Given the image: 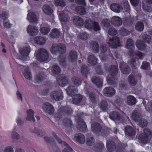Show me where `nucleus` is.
<instances>
[{
	"mask_svg": "<svg viewBox=\"0 0 152 152\" xmlns=\"http://www.w3.org/2000/svg\"><path fill=\"white\" fill-rule=\"evenodd\" d=\"M131 118L136 122H139V125L141 127H144L147 126V121L145 120H142L140 121V115L137 112L133 113L131 116Z\"/></svg>",
	"mask_w": 152,
	"mask_h": 152,
	"instance_id": "obj_5",
	"label": "nucleus"
},
{
	"mask_svg": "<svg viewBox=\"0 0 152 152\" xmlns=\"http://www.w3.org/2000/svg\"><path fill=\"white\" fill-rule=\"evenodd\" d=\"M66 92L69 95H72L76 91V88L74 87L70 86L68 87L66 90Z\"/></svg>",
	"mask_w": 152,
	"mask_h": 152,
	"instance_id": "obj_42",
	"label": "nucleus"
},
{
	"mask_svg": "<svg viewBox=\"0 0 152 152\" xmlns=\"http://www.w3.org/2000/svg\"><path fill=\"white\" fill-rule=\"evenodd\" d=\"M115 92V90L113 88L108 87L104 89L103 94L105 96L110 97L114 95Z\"/></svg>",
	"mask_w": 152,
	"mask_h": 152,
	"instance_id": "obj_12",
	"label": "nucleus"
},
{
	"mask_svg": "<svg viewBox=\"0 0 152 152\" xmlns=\"http://www.w3.org/2000/svg\"><path fill=\"white\" fill-rule=\"evenodd\" d=\"M72 19L74 23L79 26L83 25V20L82 18L77 16H74L72 17Z\"/></svg>",
	"mask_w": 152,
	"mask_h": 152,
	"instance_id": "obj_25",
	"label": "nucleus"
},
{
	"mask_svg": "<svg viewBox=\"0 0 152 152\" xmlns=\"http://www.w3.org/2000/svg\"><path fill=\"white\" fill-rule=\"evenodd\" d=\"M119 33L123 36H126L129 34V32L124 28H121L119 31Z\"/></svg>",
	"mask_w": 152,
	"mask_h": 152,
	"instance_id": "obj_55",
	"label": "nucleus"
},
{
	"mask_svg": "<svg viewBox=\"0 0 152 152\" xmlns=\"http://www.w3.org/2000/svg\"><path fill=\"white\" fill-rule=\"evenodd\" d=\"M60 31L56 28H54L52 30L49 34L50 37L53 38H56L60 35Z\"/></svg>",
	"mask_w": 152,
	"mask_h": 152,
	"instance_id": "obj_26",
	"label": "nucleus"
},
{
	"mask_svg": "<svg viewBox=\"0 0 152 152\" xmlns=\"http://www.w3.org/2000/svg\"><path fill=\"white\" fill-rule=\"evenodd\" d=\"M117 66L113 65L109 67L108 69V72L109 75L107 78V82L109 84H112L114 83L113 80H115L114 77L117 73Z\"/></svg>",
	"mask_w": 152,
	"mask_h": 152,
	"instance_id": "obj_4",
	"label": "nucleus"
},
{
	"mask_svg": "<svg viewBox=\"0 0 152 152\" xmlns=\"http://www.w3.org/2000/svg\"><path fill=\"white\" fill-rule=\"evenodd\" d=\"M35 56L36 59L41 62L45 61L48 58V54L47 50L43 48H40L35 52Z\"/></svg>",
	"mask_w": 152,
	"mask_h": 152,
	"instance_id": "obj_3",
	"label": "nucleus"
},
{
	"mask_svg": "<svg viewBox=\"0 0 152 152\" xmlns=\"http://www.w3.org/2000/svg\"><path fill=\"white\" fill-rule=\"evenodd\" d=\"M53 136L54 139L57 141L58 143L60 144L62 147L64 148L62 152H69V151H72V149L71 147L65 142L62 141L56 134L55 133L53 134Z\"/></svg>",
	"mask_w": 152,
	"mask_h": 152,
	"instance_id": "obj_6",
	"label": "nucleus"
},
{
	"mask_svg": "<svg viewBox=\"0 0 152 152\" xmlns=\"http://www.w3.org/2000/svg\"><path fill=\"white\" fill-rule=\"evenodd\" d=\"M34 42L37 44L43 45L46 42L45 38L42 37L37 36L34 39Z\"/></svg>",
	"mask_w": 152,
	"mask_h": 152,
	"instance_id": "obj_23",
	"label": "nucleus"
},
{
	"mask_svg": "<svg viewBox=\"0 0 152 152\" xmlns=\"http://www.w3.org/2000/svg\"><path fill=\"white\" fill-rule=\"evenodd\" d=\"M136 45L138 49L142 50L145 49L146 46L144 42L141 40H137L136 42Z\"/></svg>",
	"mask_w": 152,
	"mask_h": 152,
	"instance_id": "obj_31",
	"label": "nucleus"
},
{
	"mask_svg": "<svg viewBox=\"0 0 152 152\" xmlns=\"http://www.w3.org/2000/svg\"><path fill=\"white\" fill-rule=\"evenodd\" d=\"M77 53L74 51H71L69 53L68 59L71 62H73L77 61Z\"/></svg>",
	"mask_w": 152,
	"mask_h": 152,
	"instance_id": "obj_16",
	"label": "nucleus"
},
{
	"mask_svg": "<svg viewBox=\"0 0 152 152\" xmlns=\"http://www.w3.org/2000/svg\"><path fill=\"white\" fill-rule=\"evenodd\" d=\"M30 52V48L29 47H27L22 48L20 50V52L21 55L23 56H27Z\"/></svg>",
	"mask_w": 152,
	"mask_h": 152,
	"instance_id": "obj_35",
	"label": "nucleus"
},
{
	"mask_svg": "<svg viewBox=\"0 0 152 152\" xmlns=\"http://www.w3.org/2000/svg\"><path fill=\"white\" fill-rule=\"evenodd\" d=\"M144 28L143 23L141 22H137L136 24L135 27V29L138 31H142Z\"/></svg>",
	"mask_w": 152,
	"mask_h": 152,
	"instance_id": "obj_40",
	"label": "nucleus"
},
{
	"mask_svg": "<svg viewBox=\"0 0 152 152\" xmlns=\"http://www.w3.org/2000/svg\"><path fill=\"white\" fill-rule=\"evenodd\" d=\"M92 81L98 88L102 87L103 84V80L96 77H94L92 78Z\"/></svg>",
	"mask_w": 152,
	"mask_h": 152,
	"instance_id": "obj_20",
	"label": "nucleus"
},
{
	"mask_svg": "<svg viewBox=\"0 0 152 152\" xmlns=\"http://www.w3.org/2000/svg\"><path fill=\"white\" fill-rule=\"evenodd\" d=\"M76 2L78 4L83 6H86V3L84 0H75Z\"/></svg>",
	"mask_w": 152,
	"mask_h": 152,
	"instance_id": "obj_60",
	"label": "nucleus"
},
{
	"mask_svg": "<svg viewBox=\"0 0 152 152\" xmlns=\"http://www.w3.org/2000/svg\"><path fill=\"white\" fill-rule=\"evenodd\" d=\"M120 67L122 72L124 74H127L130 72V69L126 64L123 62L120 63Z\"/></svg>",
	"mask_w": 152,
	"mask_h": 152,
	"instance_id": "obj_18",
	"label": "nucleus"
},
{
	"mask_svg": "<svg viewBox=\"0 0 152 152\" xmlns=\"http://www.w3.org/2000/svg\"><path fill=\"white\" fill-rule=\"evenodd\" d=\"M42 107L44 110L49 114H52L54 112V109L53 106L48 103H45Z\"/></svg>",
	"mask_w": 152,
	"mask_h": 152,
	"instance_id": "obj_11",
	"label": "nucleus"
},
{
	"mask_svg": "<svg viewBox=\"0 0 152 152\" xmlns=\"http://www.w3.org/2000/svg\"><path fill=\"white\" fill-rule=\"evenodd\" d=\"M27 19L30 22H36L37 21L38 18L34 13L30 12L28 14Z\"/></svg>",
	"mask_w": 152,
	"mask_h": 152,
	"instance_id": "obj_19",
	"label": "nucleus"
},
{
	"mask_svg": "<svg viewBox=\"0 0 152 152\" xmlns=\"http://www.w3.org/2000/svg\"><path fill=\"white\" fill-rule=\"evenodd\" d=\"M126 134L129 136H134L135 134V129L129 126H127L125 127Z\"/></svg>",
	"mask_w": 152,
	"mask_h": 152,
	"instance_id": "obj_21",
	"label": "nucleus"
},
{
	"mask_svg": "<svg viewBox=\"0 0 152 152\" xmlns=\"http://www.w3.org/2000/svg\"><path fill=\"white\" fill-rule=\"evenodd\" d=\"M57 81L59 85L62 86H65L68 82V80L66 77L61 79V80H58V78H57Z\"/></svg>",
	"mask_w": 152,
	"mask_h": 152,
	"instance_id": "obj_43",
	"label": "nucleus"
},
{
	"mask_svg": "<svg viewBox=\"0 0 152 152\" xmlns=\"http://www.w3.org/2000/svg\"><path fill=\"white\" fill-rule=\"evenodd\" d=\"M107 103L105 101H102L101 102V107L103 110H105L107 107Z\"/></svg>",
	"mask_w": 152,
	"mask_h": 152,
	"instance_id": "obj_58",
	"label": "nucleus"
},
{
	"mask_svg": "<svg viewBox=\"0 0 152 152\" xmlns=\"http://www.w3.org/2000/svg\"><path fill=\"white\" fill-rule=\"evenodd\" d=\"M3 152H14V150L11 147L8 146L4 149Z\"/></svg>",
	"mask_w": 152,
	"mask_h": 152,
	"instance_id": "obj_61",
	"label": "nucleus"
},
{
	"mask_svg": "<svg viewBox=\"0 0 152 152\" xmlns=\"http://www.w3.org/2000/svg\"><path fill=\"white\" fill-rule=\"evenodd\" d=\"M143 39L146 42H149L150 40V37L147 35H145L143 37Z\"/></svg>",
	"mask_w": 152,
	"mask_h": 152,
	"instance_id": "obj_63",
	"label": "nucleus"
},
{
	"mask_svg": "<svg viewBox=\"0 0 152 152\" xmlns=\"http://www.w3.org/2000/svg\"><path fill=\"white\" fill-rule=\"evenodd\" d=\"M91 24L93 26V28L95 31H97L100 29V27L99 26L97 23L92 22L90 20H87L86 21V23L85 25L86 28L88 29H90L92 28Z\"/></svg>",
	"mask_w": 152,
	"mask_h": 152,
	"instance_id": "obj_10",
	"label": "nucleus"
},
{
	"mask_svg": "<svg viewBox=\"0 0 152 152\" xmlns=\"http://www.w3.org/2000/svg\"><path fill=\"white\" fill-rule=\"evenodd\" d=\"M125 47L127 49H130L131 50L129 52V55L131 56H136L139 57L140 59H142L144 57V55L142 53L139 52L137 53L133 50L134 44L132 39H127Z\"/></svg>",
	"mask_w": 152,
	"mask_h": 152,
	"instance_id": "obj_1",
	"label": "nucleus"
},
{
	"mask_svg": "<svg viewBox=\"0 0 152 152\" xmlns=\"http://www.w3.org/2000/svg\"><path fill=\"white\" fill-rule=\"evenodd\" d=\"M42 10L43 12L47 15H51L52 14L53 11L48 5H44L42 7Z\"/></svg>",
	"mask_w": 152,
	"mask_h": 152,
	"instance_id": "obj_30",
	"label": "nucleus"
},
{
	"mask_svg": "<svg viewBox=\"0 0 152 152\" xmlns=\"http://www.w3.org/2000/svg\"><path fill=\"white\" fill-rule=\"evenodd\" d=\"M77 127L80 131H83L86 130V126L84 122L81 121H79L77 123Z\"/></svg>",
	"mask_w": 152,
	"mask_h": 152,
	"instance_id": "obj_24",
	"label": "nucleus"
},
{
	"mask_svg": "<svg viewBox=\"0 0 152 152\" xmlns=\"http://www.w3.org/2000/svg\"><path fill=\"white\" fill-rule=\"evenodd\" d=\"M50 51L52 54L56 55L62 53L66 51V46L63 43L54 44L50 48Z\"/></svg>",
	"mask_w": 152,
	"mask_h": 152,
	"instance_id": "obj_2",
	"label": "nucleus"
},
{
	"mask_svg": "<svg viewBox=\"0 0 152 152\" xmlns=\"http://www.w3.org/2000/svg\"><path fill=\"white\" fill-rule=\"evenodd\" d=\"M110 117L113 118L114 119L120 120L123 118V117L118 113L113 114H111Z\"/></svg>",
	"mask_w": 152,
	"mask_h": 152,
	"instance_id": "obj_50",
	"label": "nucleus"
},
{
	"mask_svg": "<svg viewBox=\"0 0 152 152\" xmlns=\"http://www.w3.org/2000/svg\"><path fill=\"white\" fill-rule=\"evenodd\" d=\"M152 4V0H146V1L142 2V8L144 10L148 11L149 9L148 4Z\"/></svg>",
	"mask_w": 152,
	"mask_h": 152,
	"instance_id": "obj_38",
	"label": "nucleus"
},
{
	"mask_svg": "<svg viewBox=\"0 0 152 152\" xmlns=\"http://www.w3.org/2000/svg\"><path fill=\"white\" fill-rule=\"evenodd\" d=\"M144 134L142 137L141 139L142 143L145 144L149 142L152 136V132L148 129H146L144 130Z\"/></svg>",
	"mask_w": 152,
	"mask_h": 152,
	"instance_id": "obj_7",
	"label": "nucleus"
},
{
	"mask_svg": "<svg viewBox=\"0 0 152 152\" xmlns=\"http://www.w3.org/2000/svg\"><path fill=\"white\" fill-rule=\"evenodd\" d=\"M44 78L43 75H38L36 77V79L38 82L42 81Z\"/></svg>",
	"mask_w": 152,
	"mask_h": 152,
	"instance_id": "obj_62",
	"label": "nucleus"
},
{
	"mask_svg": "<svg viewBox=\"0 0 152 152\" xmlns=\"http://www.w3.org/2000/svg\"><path fill=\"white\" fill-rule=\"evenodd\" d=\"M127 103L129 105H133L136 103V99L132 96H129L127 98Z\"/></svg>",
	"mask_w": 152,
	"mask_h": 152,
	"instance_id": "obj_29",
	"label": "nucleus"
},
{
	"mask_svg": "<svg viewBox=\"0 0 152 152\" xmlns=\"http://www.w3.org/2000/svg\"><path fill=\"white\" fill-rule=\"evenodd\" d=\"M40 31L42 34L46 35L49 32L50 29L48 27H42L40 29Z\"/></svg>",
	"mask_w": 152,
	"mask_h": 152,
	"instance_id": "obj_48",
	"label": "nucleus"
},
{
	"mask_svg": "<svg viewBox=\"0 0 152 152\" xmlns=\"http://www.w3.org/2000/svg\"><path fill=\"white\" fill-rule=\"evenodd\" d=\"M128 80L129 84L132 86H134L136 84V81L133 75H130L128 77Z\"/></svg>",
	"mask_w": 152,
	"mask_h": 152,
	"instance_id": "obj_36",
	"label": "nucleus"
},
{
	"mask_svg": "<svg viewBox=\"0 0 152 152\" xmlns=\"http://www.w3.org/2000/svg\"><path fill=\"white\" fill-rule=\"evenodd\" d=\"M92 50L94 53H97L99 51V45L96 42H94L91 44Z\"/></svg>",
	"mask_w": 152,
	"mask_h": 152,
	"instance_id": "obj_45",
	"label": "nucleus"
},
{
	"mask_svg": "<svg viewBox=\"0 0 152 152\" xmlns=\"http://www.w3.org/2000/svg\"><path fill=\"white\" fill-rule=\"evenodd\" d=\"M45 140L48 142H50L54 141V140L51 137H44Z\"/></svg>",
	"mask_w": 152,
	"mask_h": 152,
	"instance_id": "obj_64",
	"label": "nucleus"
},
{
	"mask_svg": "<svg viewBox=\"0 0 152 152\" xmlns=\"http://www.w3.org/2000/svg\"><path fill=\"white\" fill-rule=\"evenodd\" d=\"M23 75L25 78L28 80H31L32 75L29 68H26L24 69Z\"/></svg>",
	"mask_w": 152,
	"mask_h": 152,
	"instance_id": "obj_33",
	"label": "nucleus"
},
{
	"mask_svg": "<svg viewBox=\"0 0 152 152\" xmlns=\"http://www.w3.org/2000/svg\"><path fill=\"white\" fill-rule=\"evenodd\" d=\"M91 127L92 130L94 132H99L101 129V125L97 123L92 124Z\"/></svg>",
	"mask_w": 152,
	"mask_h": 152,
	"instance_id": "obj_32",
	"label": "nucleus"
},
{
	"mask_svg": "<svg viewBox=\"0 0 152 152\" xmlns=\"http://www.w3.org/2000/svg\"><path fill=\"white\" fill-rule=\"evenodd\" d=\"M34 111L31 109L27 110L26 111L27 117L26 120L28 121H32L34 122L35 121L34 117Z\"/></svg>",
	"mask_w": 152,
	"mask_h": 152,
	"instance_id": "obj_15",
	"label": "nucleus"
},
{
	"mask_svg": "<svg viewBox=\"0 0 152 152\" xmlns=\"http://www.w3.org/2000/svg\"><path fill=\"white\" fill-rule=\"evenodd\" d=\"M60 64L62 66L65 67L66 65V63L65 61V58L64 57H60L58 59Z\"/></svg>",
	"mask_w": 152,
	"mask_h": 152,
	"instance_id": "obj_53",
	"label": "nucleus"
},
{
	"mask_svg": "<svg viewBox=\"0 0 152 152\" xmlns=\"http://www.w3.org/2000/svg\"><path fill=\"white\" fill-rule=\"evenodd\" d=\"M107 43L113 48H116L120 45V40L117 37H114L112 38H110Z\"/></svg>",
	"mask_w": 152,
	"mask_h": 152,
	"instance_id": "obj_9",
	"label": "nucleus"
},
{
	"mask_svg": "<svg viewBox=\"0 0 152 152\" xmlns=\"http://www.w3.org/2000/svg\"><path fill=\"white\" fill-rule=\"evenodd\" d=\"M112 23L115 26H119L122 24L121 19L118 17H113L111 19Z\"/></svg>",
	"mask_w": 152,
	"mask_h": 152,
	"instance_id": "obj_22",
	"label": "nucleus"
},
{
	"mask_svg": "<svg viewBox=\"0 0 152 152\" xmlns=\"http://www.w3.org/2000/svg\"><path fill=\"white\" fill-rule=\"evenodd\" d=\"M11 136V139L14 141H17L21 139L20 135L17 132L15 131H13L12 132Z\"/></svg>",
	"mask_w": 152,
	"mask_h": 152,
	"instance_id": "obj_34",
	"label": "nucleus"
},
{
	"mask_svg": "<svg viewBox=\"0 0 152 152\" xmlns=\"http://www.w3.org/2000/svg\"><path fill=\"white\" fill-rule=\"evenodd\" d=\"M72 82L76 86H78L81 84V82L77 77H74L72 78Z\"/></svg>",
	"mask_w": 152,
	"mask_h": 152,
	"instance_id": "obj_52",
	"label": "nucleus"
},
{
	"mask_svg": "<svg viewBox=\"0 0 152 152\" xmlns=\"http://www.w3.org/2000/svg\"><path fill=\"white\" fill-rule=\"evenodd\" d=\"M51 98L56 101H59L63 98L62 92L61 90L52 91L50 94Z\"/></svg>",
	"mask_w": 152,
	"mask_h": 152,
	"instance_id": "obj_8",
	"label": "nucleus"
},
{
	"mask_svg": "<svg viewBox=\"0 0 152 152\" xmlns=\"http://www.w3.org/2000/svg\"><path fill=\"white\" fill-rule=\"evenodd\" d=\"M84 7L79 6L76 7L75 10L79 14L81 15H83L85 14V10Z\"/></svg>",
	"mask_w": 152,
	"mask_h": 152,
	"instance_id": "obj_39",
	"label": "nucleus"
},
{
	"mask_svg": "<svg viewBox=\"0 0 152 152\" xmlns=\"http://www.w3.org/2000/svg\"><path fill=\"white\" fill-rule=\"evenodd\" d=\"M54 3L55 5L57 6H61L64 7L65 6V2L61 0H54Z\"/></svg>",
	"mask_w": 152,
	"mask_h": 152,
	"instance_id": "obj_47",
	"label": "nucleus"
},
{
	"mask_svg": "<svg viewBox=\"0 0 152 152\" xmlns=\"http://www.w3.org/2000/svg\"><path fill=\"white\" fill-rule=\"evenodd\" d=\"M88 62L92 65L95 64L97 63V60L94 56L91 55L88 58Z\"/></svg>",
	"mask_w": 152,
	"mask_h": 152,
	"instance_id": "obj_37",
	"label": "nucleus"
},
{
	"mask_svg": "<svg viewBox=\"0 0 152 152\" xmlns=\"http://www.w3.org/2000/svg\"><path fill=\"white\" fill-rule=\"evenodd\" d=\"M145 109L151 114H152V102H149L145 106Z\"/></svg>",
	"mask_w": 152,
	"mask_h": 152,
	"instance_id": "obj_51",
	"label": "nucleus"
},
{
	"mask_svg": "<svg viewBox=\"0 0 152 152\" xmlns=\"http://www.w3.org/2000/svg\"><path fill=\"white\" fill-rule=\"evenodd\" d=\"M94 142V140L92 137L88 138L87 140V144L89 145H92Z\"/></svg>",
	"mask_w": 152,
	"mask_h": 152,
	"instance_id": "obj_57",
	"label": "nucleus"
},
{
	"mask_svg": "<svg viewBox=\"0 0 152 152\" xmlns=\"http://www.w3.org/2000/svg\"><path fill=\"white\" fill-rule=\"evenodd\" d=\"M82 99V96L80 94H77L73 96L72 101L75 104H77L80 103Z\"/></svg>",
	"mask_w": 152,
	"mask_h": 152,
	"instance_id": "obj_28",
	"label": "nucleus"
},
{
	"mask_svg": "<svg viewBox=\"0 0 152 152\" xmlns=\"http://www.w3.org/2000/svg\"><path fill=\"white\" fill-rule=\"evenodd\" d=\"M110 9L116 13H119L123 10V7L121 4H113L110 6Z\"/></svg>",
	"mask_w": 152,
	"mask_h": 152,
	"instance_id": "obj_14",
	"label": "nucleus"
},
{
	"mask_svg": "<svg viewBox=\"0 0 152 152\" xmlns=\"http://www.w3.org/2000/svg\"><path fill=\"white\" fill-rule=\"evenodd\" d=\"M75 139L81 143H84L85 141L84 136L81 134H76L75 136Z\"/></svg>",
	"mask_w": 152,
	"mask_h": 152,
	"instance_id": "obj_27",
	"label": "nucleus"
},
{
	"mask_svg": "<svg viewBox=\"0 0 152 152\" xmlns=\"http://www.w3.org/2000/svg\"><path fill=\"white\" fill-rule=\"evenodd\" d=\"M59 18L60 21L61 22H65L68 21V17L67 15L61 13L59 15Z\"/></svg>",
	"mask_w": 152,
	"mask_h": 152,
	"instance_id": "obj_44",
	"label": "nucleus"
},
{
	"mask_svg": "<svg viewBox=\"0 0 152 152\" xmlns=\"http://www.w3.org/2000/svg\"><path fill=\"white\" fill-rule=\"evenodd\" d=\"M30 131L31 132L35 133L40 137L43 136L45 134V132L44 130L38 129L36 128H35L33 129H31Z\"/></svg>",
	"mask_w": 152,
	"mask_h": 152,
	"instance_id": "obj_17",
	"label": "nucleus"
},
{
	"mask_svg": "<svg viewBox=\"0 0 152 152\" xmlns=\"http://www.w3.org/2000/svg\"><path fill=\"white\" fill-rule=\"evenodd\" d=\"M117 33V30L113 28H110L108 30V34L111 35H116Z\"/></svg>",
	"mask_w": 152,
	"mask_h": 152,
	"instance_id": "obj_54",
	"label": "nucleus"
},
{
	"mask_svg": "<svg viewBox=\"0 0 152 152\" xmlns=\"http://www.w3.org/2000/svg\"><path fill=\"white\" fill-rule=\"evenodd\" d=\"M53 73L54 74H58L60 72V69L58 66L57 65H54L51 68Z\"/></svg>",
	"mask_w": 152,
	"mask_h": 152,
	"instance_id": "obj_46",
	"label": "nucleus"
},
{
	"mask_svg": "<svg viewBox=\"0 0 152 152\" xmlns=\"http://www.w3.org/2000/svg\"><path fill=\"white\" fill-rule=\"evenodd\" d=\"M132 5L134 6H136L140 2L139 0H130Z\"/></svg>",
	"mask_w": 152,
	"mask_h": 152,
	"instance_id": "obj_59",
	"label": "nucleus"
},
{
	"mask_svg": "<svg viewBox=\"0 0 152 152\" xmlns=\"http://www.w3.org/2000/svg\"><path fill=\"white\" fill-rule=\"evenodd\" d=\"M121 5L125 9H126V10H128L130 8L129 4L128 1L127 0H124L122 2Z\"/></svg>",
	"mask_w": 152,
	"mask_h": 152,
	"instance_id": "obj_49",
	"label": "nucleus"
},
{
	"mask_svg": "<svg viewBox=\"0 0 152 152\" xmlns=\"http://www.w3.org/2000/svg\"><path fill=\"white\" fill-rule=\"evenodd\" d=\"M27 31L29 34L31 36H34L37 34L38 30L36 26L29 25L27 27Z\"/></svg>",
	"mask_w": 152,
	"mask_h": 152,
	"instance_id": "obj_13",
	"label": "nucleus"
},
{
	"mask_svg": "<svg viewBox=\"0 0 152 152\" xmlns=\"http://www.w3.org/2000/svg\"><path fill=\"white\" fill-rule=\"evenodd\" d=\"M149 66L150 64L144 61L142 63L141 68L143 69H146L149 67Z\"/></svg>",
	"mask_w": 152,
	"mask_h": 152,
	"instance_id": "obj_56",
	"label": "nucleus"
},
{
	"mask_svg": "<svg viewBox=\"0 0 152 152\" xmlns=\"http://www.w3.org/2000/svg\"><path fill=\"white\" fill-rule=\"evenodd\" d=\"M130 64L131 66L134 67V68H137L136 66L139 65V63L138 61V59L136 58V57H134L132 59Z\"/></svg>",
	"mask_w": 152,
	"mask_h": 152,
	"instance_id": "obj_41",
	"label": "nucleus"
}]
</instances>
